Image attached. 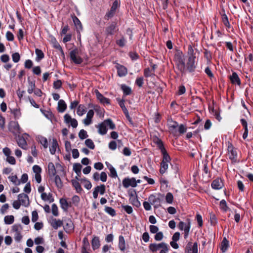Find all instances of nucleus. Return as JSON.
Instances as JSON below:
<instances>
[{
  "label": "nucleus",
  "mask_w": 253,
  "mask_h": 253,
  "mask_svg": "<svg viewBox=\"0 0 253 253\" xmlns=\"http://www.w3.org/2000/svg\"><path fill=\"white\" fill-rule=\"evenodd\" d=\"M176 66L181 73H184L185 68L189 72H194L196 68L197 64L195 57H188L186 64L185 65L182 53H178L175 56Z\"/></svg>",
  "instance_id": "1"
},
{
  "label": "nucleus",
  "mask_w": 253,
  "mask_h": 253,
  "mask_svg": "<svg viewBox=\"0 0 253 253\" xmlns=\"http://www.w3.org/2000/svg\"><path fill=\"white\" fill-rule=\"evenodd\" d=\"M107 126H109L111 129H114L115 128V125L111 119L105 120L102 123L96 126V127L98 128V132L101 135L105 134L107 132Z\"/></svg>",
  "instance_id": "2"
},
{
  "label": "nucleus",
  "mask_w": 253,
  "mask_h": 253,
  "mask_svg": "<svg viewBox=\"0 0 253 253\" xmlns=\"http://www.w3.org/2000/svg\"><path fill=\"white\" fill-rule=\"evenodd\" d=\"M228 152L229 158L231 160L232 163L237 162L238 153L236 148H235L231 144H229L227 149Z\"/></svg>",
  "instance_id": "3"
},
{
  "label": "nucleus",
  "mask_w": 253,
  "mask_h": 253,
  "mask_svg": "<svg viewBox=\"0 0 253 253\" xmlns=\"http://www.w3.org/2000/svg\"><path fill=\"white\" fill-rule=\"evenodd\" d=\"M12 231L14 232L13 237L15 241L17 242H20L22 238L21 232L22 227L20 225H14L12 227Z\"/></svg>",
  "instance_id": "4"
},
{
  "label": "nucleus",
  "mask_w": 253,
  "mask_h": 253,
  "mask_svg": "<svg viewBox=\"0 0 253 253\" xmlns=\"http://www.w3.org/2000/svg\"><path fill=\"white\" fill-rule=\"evenodd\" d=\"M167 244L164 242L160 243H151L149 246V249L150 251L153 253H155L158 251H161L163 248L167 246Z\"/></svg>",
  "instance_id": "5"
},
{
  "label": "nucleus",
  "mask_w": 253,
  "mask_h": 253,
  "mask_svg": "<svg viewBox=\"0 0 253 253\" xmlns=\"http://www.w3.org/2000/svg\"><path fill=\"white\" fill-rule=\"evenodd\" d=\"M64 122L69 126H71L73 128H76L78 123L76 119L72 118L68 114H66L64 116Z\"/></svg>",
  "instance_id": "6"
},
{
  "label": "nucleus",
  "mask_w": 253,
  "mask_h": 253,
  "mask_svg": "<svg viewBox=\"0 0 253 253\" xmlns=\"http://www.w3.org/2000/svg\"><path fill=\"white\" fill-rule=\"evenodd\" d=\"M198 244L196 242L194 243L193 244L189 242L185 248V253H198Z\"/></svg>",
  "instance_id": "7"
},
{
  "label": "nucleus",
  "mask_w": 253,
  "mask_h": 253,
  "mask_svg": "<svg viewBox=\"0 0 253 253\" xmlns=\"http://www.w3.org/2000/svg\"><path fill=\"white\" fill-rule=\"evenodd\" d=\"M71 59L75 64H81L83 62L82 59L78 56V51L77 49L72 50L70 53Z\"/></svg>",
  "instance_id": "8"
},
{
  "label": "nucleus",
  "mask_w": 253,
  "mask_h": 253,
  "mask_svg": "<svg viewBox=\"0 0 253 253\" xmlns=\"http://www.w3.org/2000/svg\"><path fill=\"white\" fill-rule=\"evenodd\" d=\"M123 184L124 187L126 188L129 186L135 187L136 186V180L134 178H126L123 181Z\"/></svg>",
  "instance_id": "9"
},
{
  "label": "nucleus",
  "mask_w": 253,
  "mask_h": 253,
  "mask_svg": "<svg viewBox=\"0 0 253 253\" xmlns=\"http://www.w3.org/2000/svg\"><path fill=\"white\" fill-rule=\"evenodd\" d=\"M105 192V186L104 184H101L99 186H97L94 189L93 192V196L94 199H96L98 197V193L100 195H103Z\"/></svg>",
  "instance_id": "10"
},
{
  "label": "nucleus",
  "mask_w": 253,
  "mask_h": 253,
  "mask_svg": "<svg viewBox=\"0 0 253 253\" xmlns=\"http://www.w3.org/2000/svg\"><path fill=\"white\" fill-rule=\"evenodd\" d=\"M9 130L14 134L21 132V128L17 122H11L10 123Z\"/></svg>",
  "instance_id": "11"
},
{
  "label": "nucleus",
  "mask_w": 253,
  "mask_h": 253,
  "mask_svg": "<svg viewBox=\"0 0 253 253\" xmlns=\"http://www.w3.org/2000/svg\"><path fill=\"white\" fill-rule=\"evenodd\" d=\"M18 199L22 206L27 207L29 205V200L27 195L24 193L20 194Z\"/></svg>",
  "instance_id": "12"
},
{
  "label": "nucleus",
  "mask_w": 253,
  "mask_h": 253,
  "mask_svg": "<svg viewBox=\"0 0 253 253\" xmlns=\"http://www.w3.org/2000/svg\"><path fill=\"white\" fill-rule=\"evenodd\" d=\"M94 114V111L92 109L89 110L86 114V118L83 120V123L85 126H89L92 123V119Z\"/></svg>",
  "instance_id": "13"
},
{
  "label": "nucleus",
  "mask_w": 253,
  "mask_h": 253,
  "mask_svg": "<svg viewBox=\"0 0 253 253\" xmlns=\"http://www.w3.org/2000/svg\"><path fill=\"white\" fill-rule=\"evenodd\" d=\"M118 5L119 3L117 0H115L113 2L110 10L107 12L105 15V16L107 17L108 19L111 18L114 16L115 11L118 6Z\"/></svg>",
  "instance_id": "14"
},
{
  "label": "nucleus",
  "mask_w": 253,
  "mask_h": 253,
  "mask_svg": "<svg viewBox=\"0 0 253 253\" xmlns=\"http://www.w3.org/2000/svg\"><path fill=\"white\" fill-rule=\"evenodd\" d=\"M178 127V124L176 122H170L169 124V128L171 133L174 135H177V131L176 128Z\"/></svg>",
  "instance_id": "15"
},
{
  "label": "nucleus",
  "mask_w": 253,
  "mask_h": 253,
  "mask_svg": "<svg viewBox=\"0 0 253 253\" xmlns=\"http://www.w3.org/2000/svg\"><path fill=\"white\" fill-rule=\"evenodd\" d=\"M96 97L100 103L103 104H110V100L109 99L104 97L98 90L95 91Z\"/></svg>",
  "instance_id": "16"
},
{
  "label": "nucleus",
  "mask_w": 253,
  "mask_h": 253,
  "mask_svg": "<svg viewBox=\"0 0 253 253\" xmlns=\"http://www.w3.org/2000/svg\"><path fill=\"white\" fill-rule=\"evenodd\" d=\"M50 223L52 227L55 229H58L63 225L62 220L53 218L51 219Z\"/></svg>",
  "instance_id": "17"
},
{
  "label": "nucleus",
  "mask_w": 253,
  "mask_h": 253,
  "mask_svg": "<svg viewBox=\"0 0 253 253\" xmlns=\"http://www.w3.org/2000/svg\"><path fill=\"white\" fill-rule=\"evenodd\" d=\"M116 68L118 70V74L120 77L125 76L127 73L126 68L124 66L118 64L116 66Z\"/></svg>",
  "instance_id": "18"
},
{
  "label": "nucleus",
  "mask_w": 253,
  "mask_h": 253,
  "mask_svg": "<svg viewBox=\"0 0 253 253\" xmlns=\"http://www.w3.org/2000/svg\"><path fill=\"white\" fill-rule=\"evenodd\" d=\"M18 146L22 149L26 150L27 149V143L24 136L19 137L17 140Z\"/></svg>",
  "instance_id": "19"
},
{
  "label": "nucleus",
  "mask_w": 253,
  "mask_h": 253,
  "mask_svg": "<svg viewBox=\"0 0 253 253\" xmlns=\"http://www.w3.org/2000/svg\"><path fill=\"white\" fill-rule=\"evenodd\" d=\"M129 201L131 204L137 208L139 207L141 205L140 202L137 199V196L135 195L131 194L129 198Z\"/></svg>",
  "instance_id": "20"
},
{
  "label": "nucleus",
  "mask_w": 253,
  "mask_h": 253,
  "mask_svg": "<svg viewBox=\"0 0 253 253\" xmlns=\"http://www.w3.org/2000/svg\"><path fill=\"white\" fill-rule=\"evenodd\" d=\"M67 108L66 103L63 100H59L58 103V110L59 112H64Z\"/></svg>",
  "instance_id": "21"
},
{
  "label": "nucleus",
  "mask_w": 253,
  "mask_h": 253,
  "mask_svg": "<svg viewBox=\"0 0 253 253\" xmlns=\"http://www.w3.org/2000/svg\"><path fill=\"white\" fill-rule=\"evenodd\" d=\"M223 184L219 179L214 180L211 183V187L213 189L218 190L222 188Z\"/></svg>",
  "instance_id": "22"
},
{
  "label": "nucleus",
  "mask_w": 253,
  "mask_h": 253,
  "mask_svg": "<svg viewBox=\"0 0 253 253\" xmlns=\"http://www.w3.org/2000/svg\"><path fill=\"white\" fill-rule=\"evenodd\" d=\"M230 79L232 84H237L238 85L241 84L240 80L237 74L235 72L232 73Z\"/></svg>",
  "instance_id": "23"
},
{
  "label": "nucleus",
  "mask_w": 253,
  "mask_h": 253,
  "mask_svg": "<svg viewBox=\"0 0 253 253\" xmlns=\"http://www.w3.org/2000/svg\"><path fill=\"white\" fill-rule=\"evenodd\" d=\"M119 248L122 251H125L126 250V242L123 236H120L119 238Z\"/></svg>",
  "instance_id": "24"
},
{
  "label": "nucleus",
  "mask_w": 253,
  "mask_h": 253,
  "mask_svg": "<svg viewBox=\"0 0 253 253\" xmlns=\"http://www.w3.org/2000/svg\"><path fill=\"white\" fill-rule=\"evenodd\" d=\"M92 248L93 250L98 249L100 247V241L98 237H94L91 241Z\"/></svg>",
  "instance_id": "25"
},
{
  "label": "nucleus",
  "mask_w": 253,
  "mask_h": 253,
  "mask_svg": "<svg viewBox=\"0 0 253 253\" xmlns=\"http://www.w3.org/2000/svg\"><path fill=\"white\" fill-rule=\"evenodd\" d=\"M229 241L225 238H223L220 246V249L223 253H225L229 247Z\"/></svg>",
  "instance_id": "26"
},
{
  "label": "nucleus",
  "mask_w": 253,
  "mask_h": 253,
  "mask_svg": "<svg viewBox=\"0 0 253 253\" xmlns=\"http://www.w3.org/2000/svg\"><path fill=\"white\" fill-rule=\"evenodd\" d=\"M86 107L83 104H80L77 108V114L79 116H82L86 112Z\"/></svg>",
  "instance_id": "27"
},
{
  "label": "nucleus",
  "mask_w": 253,
  "mask_h": 253,
  "mask_svg": "<svg viewBox=\"0 0 253 253\" xmlns=\"http://www.w3.org/2000/svg\"><path fill=\"white\" fill-rule=\"evenodd\" d=\"M41 197L42 199L44 201H48L49 202L53 201V199L52 198V194L50 193H42V194H41Z\"/></svg>",
  "instance_id": "28"
},
{
  "label": "nucleus",
  "mask_w": 253,
  "mask_h": 253,
  "mask_svg": "<svg viewBox=\"0 0 253 253\" xmlns=\"http://www.w3.org/2000/svg\"><path fill=\"white\" fill-rule=\"evenodd\" d=\"M28 89L27 91L29 94L32 93L35 88V82L28 80Z\"/></svg>",
  "instance_id": "29"
},
{
  "label": "nucleus",
  "mask_w": 253,
  "mask_h": 253,
  "mask_svg": "<svg viewBox=\"0 0 253 253\" xmlns=\"http://www.w3.org/2000/svg\"><path fill=\"white\" fill-rule=\"evenodd\" d=\"M64 229L66 232H70L74 229L73 223L71 220H67L64 226Z\"/></svg>",
  "instance_id": "30"
},
{
  "label": "nucleus",
  "mask_w": 253,
  "mask_h": 253,
  "mask_svg": "<svg viewBox=\"0 0 253 253\" xmlns=\"http://www.w3.org/2000/svg\"><path fill=\"white\" fill-rule=\"evenodd\" d=\"M161 153L163 154V161L162 162L169 163L170 161V158L168 153L167 152L165 148L162 150Z\"/></svg>",
  "instance_id": "31"
},
{
  "label": "nucleus",
  "mask_w": 253,
  "mask_h": 253,
  "mask_svg": "<svg viewBox=\"0 0 253 253\" xmlns=\"http://www.w3.org/2000/svg\"><path fill=\"white\" fill-rule=\"evenodd\" d=\"M58 147V143L55 139H53L51 146L50 147L49 150L51 154H54L56 149Z\"/></svg>",
  "instance_id": "32"
},
{
  "label": "nucleus",
  "mask_w": 253,
  "mask_h": 253,
  "mask_svg": "<svg viewBox=\"0 0 253 253\" xmlns=\"http://www.w3.org/2000/svg\"><path fill=\"white\" fill-rule=\"evenodd\" d=\"M48 172L50 175L54 176L56 174V169L52 163H49L48 165Z\"/></svg>",
  "instance_id": "33"
},
{
  "label": "nucleus",
  "mask_w": 253,
  "mask_h": 253,
  "mask_svg": "<svg viewBox=\"0 0 253 253\" xmlns=\"http://www.w3.org/2000/svg\"><path fill=\"white\" fill-rule=\"evenodd\" d=\"M8 179L15 185H18L20 184V180L18 179L16 175H10L8 177Z\"/></svg>",
  "instance_id": "34"
},
{
  "label": "nucleus",
  "mask_w": 253,
  "mask_h": 253,
  "mask_svg": "<svg viewBox=\"0 0 253 253\" xmlns=\"http://www.w3.org/2000/svg\"><path fill=\"white\" fill-rule=\"evenodd\" d=\"M153 142L157 145L158 148L161 150V151L164 149H165L163 142L161 139L159 138L156 137L153 138Z\"/></svg>",
  "instance_id": "35"
},
{
  "label": "nucleus",
  "mask_w": 253,
  "mask_h": 253,
  "mask_svg": "<svg viewBox=\"0 0 253 253\" xmlns=\"http://www.w3.org/2000/svg\"><path fill=\"white\" fill-rule=\"evenodd\" d=\"M169 163L162 162L161 163V169H160V172L161 174H164L165 173L167 169L169 167Z\"/></svg>",
  "instance_id": "36"
},
{
  "label": "nucleus",
  "mask_w": 253,
  "mask_h": 253,
  "mask_svg": "<svg viewBox=\"0 0 253 253\" xmlns=\"http://www.w3.org/2000/svg\"><path fill=\"white\" fill-rule=\"evenodd\" d=\"M51 42L53 44V46L54 48L59 49L61 51L63 52L62 48L60 44L58 43L56 39L53 37L51 38Z\"/></svg>",
  "instance_id": "37"
},
{
  "label": "nucleus",
  "mask_w": 253,
  "mask_h": 253,
  "mask_svg": "<svg viewBox=\"0 0 253 253\" xmlns=\"http://www.w3.org/2000/svg\"><path fill=\"white\" fill-rule=\"evenodd\" d=\"M190 225L191 226V222L189 219H187L186 222L184 223V222L180 221L178 224V228L180 230H185V227L188 225Z\"/></svg>",
  "instance_id": "38"
},
{
  "label": "nucleus",
  "mask_w": 253,
  "mask_h": 253,
  "mask_svg": "<svg viewBox=\"0 0 253 253\" xmlns=\"http://www.w3.org/2000/svg\"><path fill=\"white\" fill-rule=\"evenodd\" d=\"M116 28V24L112 23L106 29V32L108 35H113L114 33Z\"/></svg>",
  "instance_id": "39"
},
{
  "label": "nucleus",
  "mask_w": 253,
  "mask_h": 253,
  "mask_svg": "<svg viewBox=\"0 0 253 253\" xmlns=\"http://www.w3.org/2000/svg\"><path fill=\"white\" fill-rule=\"evenodd\" d=\"M72 183L78 193H80L82 191V189L81 188L80 184L77 180H72Z\"/></svg>",
  "instance_id": "40"
},
{
  "label": "nucleus",
  "mask_w": 253,
  "mask_h": 253,
  "mask_svg": "<svg viewBox=\"0 0 253 253\" xmlns=\"http://www.w3.org/2000/svg\"><path fill=\"white\" fill-rule=\"evenodd\" d=\"M61 208L65 211H67L69 207L67 201L65 199H61L60 200Z\"/></svg>",
  "instance_id": "41"
},
{
  "label": "nucleus",
  "mask_w": 253,
  "mask_h": 253,
  "mask_svg": "<svg viewBox=\"0 0 253 253\" xmlns=\"http://www.w3.org/2000/svg\"><path fill=\"white\" fill-rule=\"evenodd\" d=\"M82 167V166L80 163H76L73 165V170L78 175L81 174Z\"/></svg>",
  "instance_id": "42"
},
{
  "label": "nucleus",
  "mask_w": 253,
  "mask_h": 253,
  "mask_svg": "<svg viewBox=\"0 0 253 253\" xmlns=\"http://www.w3.org/2000/svg\"><path fill=\"white\" fill-rule=\"evenodd\" d=\"M14 220L13 215H6L4 217V221L6 224H11L13 223Z\"/></svg>",
  "instance_id": "43"
},
{
  "label": "nucleus",
  "mask_w": 253,
  "mask_h": 253,
  "mask_svg": "<svg viewBox=\"0 0 253 253\" xmlns=\"http://www.w3.org/2000/svg\"><path fill=\"white\" fill-rule=\"evenodd\" d=\"M54 176H55L54 181H55L56 186L59 189L61 188L63 186V184H62V182L61 181V180L60 177L58 175H54Z\"/></svg>",
  "instance_id": "44"
},
{
  "label": "nucleus",
  "mask_w": 253,
  "mask_h": 253,
  "mask_svg": "<svg viewBox=\"0 0 253 253\" xmlns=\"http://www.w3.org/2000/svg\"><path fill=\"white\" fill-rule=\"evenodd\" d=\"M39 142L43 146L44 148H47L48 147L47 140L46 138L43 136H40L39 137Z\"/></svg>",
  "instance_id": "45"
},
{
  "label": "nucleus",
  "mask_w": 253,
  "mask_h": 253,
  "mask_svg": "<svg viewBox=\"0 0 253 253\" xmlns=\"http://www.w3.org/2000/svg\"><path fill=\"white\" fill-rule=\"evenodd\" d=\"M105 211L112 216H114L116 214L115 210L110 207H106Z\"/></svg>",
  "instance_id": "46"
},
{
  "label": "nucleus",
  "mask_w": 253,
  "mask_h": 253,
  "mask_svg": "<svg viewBox=\"0 0 253 253\" xmlns=\"http://www.w3.org/2000/svg\"><path fill=\"white\" fill-rule=\"evenodd\" d=\"M122 89L123 90L124 93L126 95H127L130 94L131 90L130 87L126 85L123 84L121 86Z\"/></svg>",
  "instance_id": "47"
},
{
  "label": "nucleus",
  "mask_w": 253,
  "mask_h": 253,
  "mask_svg": "<svg viewBox=\"0 0 253 253\" xmlns=\"http://www.w3.org/2000/svg\"><path fill=\"white\" fill-rule=\"evenodd\" d=\"M73 22H74L75 26H76L77 28L78 29V30H82V24H81L80 20L76 16L73 17Z\"/></svg>",
  "instance_id": "48"
},
{
  "label": "nucleus",
  "mask_w": 253,
  "mask_h": 253,
  "mask_svg": "<svg viewBox=\"0 0 253 253\" xmlns=\"http://www.w3.org/2000/svg\"><path fill=\"white\" fill-rule=\"evenodd\" d=\"M35 53L37 55V60H40L44 57V54L41 50L36 49Z\"/></svg>",
  "instance_id": "49"
},
{
  "label": "nucleus",
  "mask_w": 253,
  "mask_h": 253,
  "mask_svg": "<svg viewBox=\"0 0 253 253\" xmlns=\"http://www.w3.org/2000/svg\"><path fill=\"white\" fill-rule=\"evenodd\" d=\"M85 145L90 149H93L95 147L93 142L90 139H87L85 141Z\"/></svg>",
  "instance_id": "50"
},
{
  "label": "nucleus",
  "mask_w": 253,
  "mask_h": 253,
  "mask_svg": "<svg viewBox=\"0 0 253 253\" xmlns=\"http://www.w3.org/2000/svg\"><path fill=\"white\" fill-rule=\"evenodd\" d=\"M187 53L188 57L196 58L194 49L191 45H188Z\"/></svg>",
  "instance_id": "51"
},
{
  "label": "nucleus",
  "mask_w": 253,
  "mask_h": 253,
  "mask_svg": "<svg viewBox=\"0 0 253 253\" xmlns=\"http://www.w3.org/2000/svg\"><path fill=\"white\" fill-rule=\"evenodd\" d=\"M148 201L152 205L155 204L159 201V199L156 197L154 195H151L148 198Z\"/></svg>",
  "instance_id": "52"
},
{
  "label": "nucleus",
  "mask_w": 253,
  "mask_h": 253,
  "mask_svg": "<svg viewBox=\"0 0 253 253\" xmlns=\"http://www.w3.org/2000/svg\"><path fill=\"white\" fill-rule=\"evenodd\" d=\"M166 202L169 204H172L173 200V196L172 193L169 192L166 196Z\"/></svg>",
  "instance_id": "53"
},
{
  "label": "nucleus",
  "mask_w": 253,
  "mask_h": 253,
  "mask_svg": "<svg viewBox=\"0 0 253 253\" xmlns=\"http://www.w3.org/2000/svg\"><path fill=\"white\" fill-rule=\"evenodd\" d=\"M79 137L81 139H84L88 137L87 132L84 129H81L79 133Z\"/></svg>",
  "instance_id": "54"
},
{
  "label": "nucleus",
  "mask_w": 253,
  "mask_h": 253,
  "mask_svg": "<svg viewBox=\"0 0 253 253\" xmlns=\"http://www.w3.org/2000/svg\"><path fill=\"white\" fill-rule=\"evenodd\" d=\"M220 207L224 211H227L228 210V207L227 206L226 202L224 200H222L220 202Z\"/></svg>",
  "instance_id": "55"
},
{
  "label": "nucleus",
  "mask_w": 253,
  "mask_h": 253,
  "mask_svg": "<svg viewBox=\"0 0 253 253\" xmlns=\"http://www.w3.org/2000/svg\"><path fill=\"white\" fill-rule=\"evenodd\" d=\"M51 211H52V213L54 216H57L59 214H58V207L56 204H53L52 205Z\"/></svg>",
  "instance_id": "56"
},
{
  "label": "nucleus",
  "mask_w": 253,
  "mask_h": 253,
  "mask_svg": "<svg viewBox=\"0 0 253 253\" xmlns=\"http://www.w3.org/2000/svg\"><path fill=\"white\" fill-rule=\"evenodd\" d=\"M122 208L128 214H131L133 210L131 206L128 205H122Z\"/></svg>",
  "instance_id": "57"
},
{
  "label": "nucleus",
  "mask_w": 253,
  "mask_h": 253,
  "mask_svg": "<svg viewBox=\"0 0 253 253\" xmlns=\"http://www.w3.org/2000/svg\"><path fill=\"white\" fill-rule=\"evenodd\" d=\"M109 170L110 171V176L114 178L117 177V171L114 167H113L112 166H110V167L109 168Z\"/></svg>",
  "instance_id": "58"
},
{
  "label": "nucleus",
  "mask_w": 253,
  "mask_h": 253,
  "mask_svg": "<svg viewBox=\"0 0 253 253\" xmlns=\"http://www.w3.org/2000/svg\"><path fill=\"white\" fill-rule=\"evenodd\" d=\"M126 40L124 37L122 38L119 40H117L116 42L117 44L120 47L124 46L126 43Z\"/></svg>",
  "instance_id": "59"
},
{
  "label": "nucleus",
  "mask_w": 253,
  "mask_h": 253,
  "mask_svg": "<svg viewBox=\"0 0 253 253\" xmlns=\"http://www.w3.org/2000/svg\"><path fill=\"white\" fill-rule=\"evenodd\" d=\"M222 22L225 26L227 27H230V25L229 22L228 17L226 14H224L222 15Z\"/></svg>",
  "instance_id": "60"
},
{
  "label": "nucleus",
  "mask_w": 253,
  "mask_h": 253,
  "mask_svg": "<svg viewBox=\"0 0 253 253\" xmlns=\"http://www.w3.org/2000/svg\"><path fill=\"white\" fill-rule=\"evenodd\" d=\"M20 55L17 52H15L12 55V60L15 63L18 62L20 60Z\"/></svg>",
  "instance_id": "61"
},
{
  "label": "nucleus",
  "mask_w": 253,
  "mask_h": 253,
  "mask_svg": "<svg viewBox=\"0 0 253 253\" xmlns=\"http://www.w3.org/2000/svg\"><path fill=\"white\" fill-rule=\"evenodd\" d=\"M164 235L163 233L162 232H159L156 233L155 236V239L156 241H161L163 238Z\"/></svg>",
  "instance_id": "62"
},
{
  "label": "nucleus",
  "mask_w": 253,
  "mask_h": 253,
  "mask_svg": "<svg viewBox=\"0 0 253 253\" xmlns=\"http://www.w3.org/2000/svg\"><path fill=\"white\" fill-rule=\"evenodd\" d=\"M117 146V142L115 141H111L109 144V148L112 150L116 149Z\"/></svg>",
  "instance_id": "63"
},
{
  "label": "nucleus",
  "mask_w": 253,
  "mask_h": 253,
  "mask_svg": "<svg viewBox=\"0 0 253 253\" xmlns=\"http://www.w3.org/2000/svg\"><path fill=\"white\" fill-rule=\"evenodd\" d=\"M6 161L11 165H15L16 163L15 158L10 155L7 157Z\"/></svg>",
  "instance_id": "64"
}]
</instances>
